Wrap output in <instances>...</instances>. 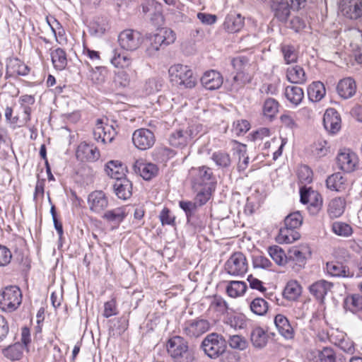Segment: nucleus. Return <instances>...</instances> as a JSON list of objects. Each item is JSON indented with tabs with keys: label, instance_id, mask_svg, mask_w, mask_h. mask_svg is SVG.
Here are the masks:
<instances>
[{
	"label": "nucleus",
	"instance_id": "1",
	"mask_svg": "<svg viewBox=\"0 0 362 362\" xmlns=\"http://www.w3.org/2000/svg\"><path fill=\"white\" fill-rule=\"evenodd\" d=\"M168 353L174 362H192L194 353L189 349L187 341L180 336H175L167 343Z\"/></svg>",
	"mask_w": 362,
	"mask_h": 362
},
{
	"label": "nucleus",
	"instance_id": "2",
	"mask_svg": "<svg viewBox=\"0 0 362 362\" xmlns=\"http://www.w3.org/2000/svg\"><path fill=\"white\" fill-rule=\"evenodd\" d=\"M168 74L172 83L183 88H192L197 84V77L187 66L177 64L171 66Z\"/></svg>",
	"mask_w": 362,
	"mask_h": 362
},
{
	"label": "nucleus",
	"instance_id": "3",
	"mask_svg": "<svg viewBox=\"0 0 362 362\" xmlns=\"http://www.w3.org/2000/svg\"><path fill=\"white\" fill-rule=\"evenodd\" d=\"M22 293L16 286H8L0 291V309L11 313L21 304Z\"/></svg>",
	"mask_w": 362,
	"mask_h": 362
},
{
	"label": "nucleus",
	"instance_id": "4",
	"mask_svg": "<svg viewBox=\"0 0 362 362\" xmlns=\"http://www.w3.org/2000/svg\"><path fill=\"white\" fill-rule=\"evenodd\" d=\"M175 40V34L172 30H160L159 33L148 37V44L146 49V54L148 57H153L156 56L163 45H169L173 43Z\"/></svg>",
	"mask_w": 362,
	"mask_h": 362
},
{
	"label": "nucleus",
	"instance_id": "5",
	"mask_svg": "<svg viewBox=\"0 0 362 362\" xmlns=\"http://www.w3.org/2000/svg\"><path fill=\"white\" fill-rule=\"evenodd\" d=\"M201 346L209 357L216 358L224 353L226 341L217 333H211L204 339Z\"/></svg>",
	"mask_w": 362,
	"mask_h": 362
},
{
	"label": "nucleus",
	"instance_id": "6",
	"mask_svg": "<svg viewBox=\"0 0 362 362\" xmlns=\"http://www.w3.org/2000/svg\"><path fill=\"white\" fill-rule=\"evenodd\" d=\"M226 272L235 276H243L248 269L245 256L240 252L233 253L225 264Z\"/></svg>",
	"mask_w": 362,
	"mask_h": 362
},
{
	"label": "nucleus",
	"instance_id": "7",
	"mask_svg": "<svg viewBox=\"0 0 362 362\" xmlns=\"http://www.w3.org/2000/svg\"><path fill=\"white\" fill-rule=\"evenodd\" d=\"M275 16L282 22L287 21L291 14V10H298L303 7L305 0H275Z\"/></svg>",
	"mask_w": 362,
	"mask_h": 362
},
{
	"label": "nucleus",
	"instance_id": "8",
	"mask_svg": "<svg viewBox=\"0 0 362 362\" xmlns=\"http://www.w3.org/2000/svg\"><path fill=\"white\" fill-rule=\"evenodd\" d=\"M209 328L210 324L206 320L199 318L187 320L182 325L183 333L191 339L199 337Z\"/></svg>",
	"mask_w": 362,
	"mask_h": 362
},
{
	"label": "nucleus",
	"instance_id": "9",
	"mask_svg": "<svg viewBox=\"0 0 362 362\" xmlns=\"http://www.w3.org/2000/svg\"><path fill=\"white\" fill-rule=\"evenodd\" d=\"M132 141L136 148L144 151L153 146L156 138L152 131L148 129L141 128L134 132Z\"/></svg>",
	"mask_w": 362,
	"mask_h": 362
},
{
	"label": "nucleus",
	"instance_id": "10",
	"mask_svg": "<svg viewBox=\"0 0 362 362\" xmlns=\"http://www.w3.org/2000/svg\"><path fill=\"white\" fill-rule=\"evenodd\" d=\"M120 47L127 51H134L139 47L142 42L141 33L133 30H125L118 36Z\"/></svg>",
	"mask_w": 362,
	"mask_h": 362
},
{
	"label": "nucleus",
	"instance_id": "11",
	"mask_svg": "<svg viewBox=\"0 0 362 362\" xmlns=\"http://www.w3.org/2000/svg\"><path fill=\"white\" fill-rule=\"evenodd\" d=\"M339 8L344 16L357 19L362 16V0H341Z\"/></svg>",
	"mask_w": 362,
	"mask_h": 362
},
{
	"label": "nucleus",
	"instance_id": "12",
	"mask_svg": "<svg viewBox=\"0 0 362 362\" xmlns=\"http://www.w3.org/2000/svg\"><path fill=\"white\" fill-rule=\"evenodd\" d=\"M76 156L82 162H94L99 159L100 154L98 148L93 144L82 142L76 149Z\"/></svg>",
	"mask_w": 362,
	"mask_h": 362
},
{
	"label": "nucleus",
	"instance_id": "13",
	"mask_svg": "<svg viewBox=\"0 0 362 362\" xmlns=\"http://www.w3.org/2000/svg\"><path fill=\"white\" fill-rule=\"evenodd\" d=\"M88 204L92 211L99 214L107 208L108 201L103 191L96 190L88 195Z\"/></svg>",
	"mask_w": 362,
	"mask_h": 362
},
{
	"label": "nucleus",
	"instance_id": "14",
	"mask_svg": "<svg viewBox=\"0 0 362 362\" xmlns=\"http://www.w3.org/2000/svg\"><path fill=\"white\" fill-rule=\"evenodd\" d=\"M337 161L341 170L346 173H351L355 170L358 158L354 153L348 149L338 154Z\"/></svg>",
	"mask_w": 362,
	"mask_h": 362
},
{
	"label": "nucleus",
	"instance_id": "15",
	"mask_svg": "<svg viewBox=\"0 0 362 362\" xmlns=\"http://www.w3.org/2000/svg\"><path fill=\"white\" fill-rule=\"evenodd\" d=\"M323 124L325 129L334 134L341 129V118L337 111L333 108L327 109L324 115Z\"/></svg>",
	"mask_w": 362,
	"mask_h": 362
},
{
	"label": "nucleus",
	"instance_id": "16",
	"mask_svg": "<svg viewBox=\"0 0 362 362\" xmlns=\"http://www.w3.org/2000/svg\"><path fill=\"white\" fill-rule=\"evenodd\" d=\"M192 177L193 187L206 184L213 178L212 170L206 166H202L197 168H192L189 171Z\"/></svg>",
	"mask_w": 362,
	"mask_h": 362
},
{
	"label": "nucleus",
	"instance_id": "17",
	"mask_svg": "<svg viewBox=\"0 0 362 362\" xmlns=\"http://www.w3.org/2000/svg\"><path fill=\"white\" fill-rule=\"evenodd\" d=\"M200 81L206 89L212 90L218 89L222 86L223 78L218 71L210 70L203 74Z\"/></svg>",
	"mask_w": 362,
	"mask_h": 362
},
{
	"label": "nucleus",
	"instance_id": "18",
	"mask_svg": "<svg viewBox=\"0 0 362 362\" xmlns=\"http://www.w3.org/2000/svg\"><path fill=\"white\" fill-rule=\"evenodd\" d=\"M192 131L191 129H177L169 135V144L176 148H182L185 147L192 139Z\"/></svg>",
	"mask_w": 362,
	"mask_h": 362
},
{
	"label": "nucleus",
	"instance_id": "19",
	"mask_svg": "<svg viewBox=\"0 0 362 362\" xmlns=\"http://www.w3.org/2000/svg\"><path fill=\"white\" fill-rule=\"evenodd\" d=\"M127 214V208L122 206L106 211L102 216V218L110 224L112 228H117Z\"/></svg>",
	"mask_w": 362,
	"mask_h": 362
},
{
	"label": "nucleus",
	"instance_id": "20",
	"mask_svg": "<svg viewBox=\"0 0 362 362\" xmlns=\"http://www.w3.org/2000/svg\"><path fill=\"white\" fill-rule=\"evenodd\" d=\"M142 13L155 23L162 16L161 4L156 0H144L141 4Z\"/></svg>",
	"mask_w": 362,
	"mask_h": 362
},
{
	"label": "nucleus",
	"instance_id": "21",
	"mask_svg": "<svg viewBox=\"0 0 362 362\" xmlns=\"http://www.w3.org/2000/svg\"><path fill=\"white\" fill-rule=\"evenodd\" d=\"M274 325L279 333L286 339H292L295 336V331L287 317L282 314H277L274 317Z\"/></svg>",
	"mask_w": 362,
	"mask_h": 362
},
{
	"label": "nucleus",
	"instance_id": "22",
	"mask_svg": "<svg viewBox=\"0 0 362 362\" xmlns=\"http://www.w3.org/2000/svg\"><path fill=\"white\" fill-rule=\"evenodd\" d=\"M133 170L136 174H139L145 180H149L158 173L157 166L151 163H146L141 160H136L133 165Z\"/></svg>",
	"mask_w": 362,
	"mask_h": 362
},
{
	"label": "nucleus",
	"instance_id": "23",
	"mask_svg": "<svg viewBox=\"0 0 362 362\" xmlns=\"http://www.w3.org/2000/svg\"><path fill=\"white\" fill-rule=\"evenodd\" d=\"M337 90L341 98L344 99H349L356 93V82L351 77L344 78L340 80L338 83Z\"/></svg>",
	"mask_w": 362,
	"mask_h": 362
},
{
	"label": "nucleus",
	"instance_id": "24",
	"mask_svg": "<svg viewBox=\"0 0 362 362\" xmlns=\"http://www.w3.org/2000/svg\"><path fill=\"white\" fill-rule=\"evenodd\" d=\"M310 255L309 247L306 245L291 247L287 254V260L296 262L299 266L305 264L307 255Z\"/></svg>",
	"mask_w": 362,
	"mask_h": 362
},
{
	"label": "nucleus",
	"instance_id": "25",
	"mask_svg": "<svg viewBox=\"0 0 362 362\" xmlns=\"http://www.w3.org/2000/svg\"><path fill=\"white\" fill-rule=\"evenodd\" d=\"M113 188L117 197L121 199H128L132 194V183L126 177L116 180Z\"/></svg>",
	"mask_w": 362,
	"mask_h": 362
},
{
	"label": "nucleus",
	"instance_id": "26",
	"mask_svg": "<svg viewBox=\"0 0 362 362\" xmlns=\"http://www.w3.org/2000/svg\"><path fill=\"white\" fill-rule=\"evenodd\" d=\"M327 273L335 277H353L354 273L349 268L340 262H330L326 264Z\"/></svg>",
	"mask_w": 362,
	"mask_h": 362
},
{
	"label": "nucleus",
	"instance_id": "27",
	"mask_svg": "<svg viewBox=\"0 0 362 362\" xmlns=\"http://www.w3.org/2000/svg\"><path fill=\"white\" fill-rule=\"evenodd\" d=\"M332 287V283L322 279L313 283L310 286V292L316 299L322 301L328 292L331 291Z\"/></svg>",
	"mask_w": 362,
	"mask_h": 362
},
{
	"label": "nucleus",
	"instance_id": "28",
	"mask_svg": "<svg viewBox=\"0 0 362 362\" xmlns=\"http://www.w3.org/2000/svg\"><path fill=\"white\" fill-rule=\"evenodd\" d=\"M223 26L228 33H237L244 26V18L240 14L230 13L226 16Z\"/></svg>",
	"mask_w": 362,
	"mask_h": 362
},
{
	"label": "nucleus",
	"instance_id": "29",
	"mask_svg": "<svg viewBox=\"0 0 362 362\" xmlns=\"http://www.w3.org/2000/svg\"><path fill=\"white\" fill-rule=\"evenodd\" d=\"M105 171L110 177L118 180L124 177L126 167L119 160H110L105 165Z\"/></svg>",
	"mask_w": 362,
	"mask_h": 362
},
{
	"label": "nucleus",
	"instance_id": "30",
	"mask_svg": "<svg viewBox=\"0 0 362 362\" xmlns=\"http://www.w3.org/2000/svg\"><path fill=\"white\" fill-rule=\"evenodd\" d=\"M308 358L313 362H336V356L332 349L325 347L322 350L311 351Z\"/></svg>",
	"mask_w": 362,
	"mask_h": 362
},
{
	"label": "nucleus",
	"instance_id": "31",
	"mask_svg": "<svg viewBox=\"0 0 362 362\" xmlns=\"http://www.w3.org/2000/svg\"><path fill=\"white\" fill-rule=\"evenodd\" d=\"M286 78L292 83L304 84L307 76L303 68L299 65L290 66L286 70Z\"/></svg>",
	"mask_w": 362,
	"mask_h": 362
},
{
	"label": "nucleus",
	"instance_id": "32",
	"mask_svg": "<svg viewBox=\"0 0 362 362\" xmlns=\"http://www.w3.org/2000/svg\"><path fill=\"white\" fill-rule=\"evenodd\" d=\"M300 202L303 204H312L315 205L317 203L322 206V196L316 191L313 190L311 188L302 187L300 190Z\"/></svg>",
	"mask_w": 362,
	"mask_h": 362
},
{
	"label": "nucleus",
	"instance_id": "33",
	"mask_svg": "<svg viewBox=\"0 0 362 362\" xmlns=\"http://www.w3.org/2000/svg\"><path fill=\"white\" fill-rule=\"evenodd\" d=\"M110 62L115 67L124 69L132 64V59L124 52L114 49L110 57Z\"/></svg>",
	"mask_w": 362,
	"mask_h": 362
},
{
	"label": "nucleus",
	"instance_id": "34",
	"mask_svg": "<svg viewBox=\"0 0 362 362\" xmlns=\"http://www.w3.org/2000/svg\"><path fill=\"white\" fill-rule=\"evenodd\" d=\"M30 69L18 59H10L6 65V72L11 75L26 76Z\"/></svg>",
	"mask_w": 362,
	"mask_h": 362
},
{
	"label": "nucleus",
	"instance_id": "35",
	"mask_svg": "<svg viewBox=\"0 0 362 362\" xmlns=\"http://www.w3.org/2000/svg\"><path fill=\"white\" fill-rule=\"evenodd\" d=\"M346 202L344 198L336 197L332 199L328 206V214L332 218H338L344 211Z\"/></svg>",
	"mask_w": 362,
	"mask_h": 362
},
{
	"label": "nucleus",
	"instance_id": "36",
	"mask_svg": "<svg viewBox=\"0 0 362 362\" xmlns=\"http://www.w3.org/2000/svg\"><path fill=\"white\" fill-rule=\"evenodd\" d=\"M300 237V233L295 228L284 226L280 228L277 239L280 243L289 244L298 240Z\"/></svg>",
	"mask_w": 362,
	"mask_h": 362
},
{
	"label": "nucleus",
	"instance_id": "37",
	"mask_svg": "<svg viewBox=\"0 0 362 362\" xmlns=\"http://www.w3.org/2000/svg\"><path fill=\"white\" fill-rule=\"evenodd\" d=\"M252 76L250 73H237L233 78L230 90L234 93L238 92L247 83L251 82Z\"/></svg>",
	"mask_w": 362,
	"mask_h": 362
},
{
	"label": "nucleus",
	"instance_id": "38",
	"mask_svg": "<svg viewBox=\"0 0 362 362\" xmlns=\"http://www.w3.org/2000/svg\"><path fill=\"white\" fill-rule=\"evenodd\" d=\"M346 179L342 176L341 173H337L329 176L326 180V185L328 189L341 192L345 189Z\"/></svg>",
	"mask_w": 362,
	"mask_h": 362
},
{
	"label": "nucleus",
	"instance_id": "39",
	"mask_svg": "<svg viewBox=\"0 0 362 362\" xmlns=\"http://www.w3.org/2000/svg\"><path fill=\"white\" fill-rule=\"evenodd\" d=\"M325 93V86L320 81L313 82L308 88V98L313 102L320 101L323 98Z\"/></svg>",
	"mask_w": 362,
	"mask_h": 362
},
{
	"label": "nucleus",
	"instance_id": "40",
	"mask_svg": "<svg viewBox=\"0 0 362 362\" xmlns=\"http://www.w3.org/2000/svg\"><path fill=\"white\" fill-rule=\"evenodd\" d=\"M285 95L290 103L298 105L304 98V92L303 90L298 86H288L285 89Z\"/></svg>",
	"mask_w": 362,
	"mask_h": 362
},
{
	"label": "nucleus",
	"instance_id": "41",
	"mask_svg": "<svg viewBox=\"0 0 362 362\" xmlns=\"http://www.w3.org/2000/svg\"><path fill=\"white\" fill-rule=\"evenodd\" d=\"M250 339L253 346L258 349L264 347L267 343L268 337L261 327H255L251 332Z\"/></svg>",
	"mask_w": 362,
	"mask_h": 362
},
{
	"label": "nucleus",
	"instance_id": "42",
	"mask_svg": "<svg viewBox=\"0 0 362 362\" xmlns=\"http://www.w3.org/2000/svg\"><path fill=\"white\" fill-rule=\"evenodd\" d=\"M301 293V286L296 281H288L283 291V296L289 300H296Z\"/></svg>",
	"mask_w": 362,
	"mask_h": 362
},
{
	"label": "nucleus",
	"instance_id": "43",
	"mask_svg": "<svg viewBox=\"0 0 362 362\" xmlns=\"http://www.w3.org/2000/svg\"><path fill=\"white\" fill-rule=\"evenodd\" d=\"M52 62L57 70H63L67 65L66 54L64 49L57 48L51 53Z\"/></svg>",
	"mask_w": 362,
	"mask_h": 362
},
{
	"label": "nucleus",
	"instance_id": "44",
	"mask_svg": "<svg viewBox=\"0 0 362 362\" xmlns=\"http://www.w3.org/2000/svg\"><path fill=\"white\" fill-rule=\"evenodd\" d=\"M268 252L272 259L276 264L283 266L287 262V255L284 250L278 245L270 246L268 248Z\"/></svg>",
	"mask_w": 362,
	"mask_h": 362
},
{
	"label": "nucleus",
	"instance_id": "45",
	"mask_svg": "<svg viewBox=\"0 0 362 362\" xmlns=\"http://www.w3.org/2000/svg\"><path fill=\"white\" fill-rule=\"evenodd\" d=\"M247 288L246 284L243 281H231L226 287V292L229 296L236 298L243 295Z\"/></svg>",
	"mask_w": 362,
	"mask_h": 362
},
{
	"label": "nucleus",
	"instance_id": "46",
	"mask_svg": "<svg viewBox=\"0 0 362 362\" xmlns=\"http://www.w3.org/2000/svg\"><path fill=\"white\" fill-rule=\"evenodd\" d=\"M2 353L6 358L11 361H17L22 356L23 346L20 343H16L4 349Z\"/></svg>",
	"mask_w": 362,
	"mask_h": 362
},
{
	"label": "nucleus",
	"instance_id": "47",
	"mask_svg": "<svg viewBox=\"0 0 362 362\" xmlns=\"http://www.w3.org/2000/svg\"><path fill=\"white\" fill-rule=\"evenodd\" d=\"M211 158L218 167L221 168H227L231 164L230 155L222 151L213 153Z\"/></svg>",
	"mask_w": 362,
	"mask_h": 362
},
{
	"label": "nucleus",
	"instance_id": "48",
	"mask_svg": "<svg viewBox=\"0 0 362 362\" xmlns=\"http://www.w3.org/2000/svg\"><path fill=\"white\" fill-rule=\"evenodd\" d=\"M108 28V21L105 18H96L90 25V29L98 36L103 35Z\"/></svg>",
	"mask_w": 362,
	"mask_h": 362
},
{
	"label": "nucleus",
	"instance_id": "49",
	"mask_svg": "<svg viewBox=\"0 0 362 362\" xmlns=\"http://www.w3.org/2000/svg\"><path fill=\"white\" fill-rule=\"evenodd\" d=\"M106 75L107 71L105 67L97 66L95 69H91L88 77L93 83L101 85L105 82Z\"/></svg>",
	"mask_w": 362,
	"mask_h": 362
},
{
	"label": "nucleus",
	"instance_id": "50",
	"mask_svg": "<svg viewBox=\"0 0 362 362\" xmlns=\"http://www.w3.org/2000/svg\"><path fill=\"white\" fill-rule=\"evenodd\" d=\"M250 310L257 315H264L268 310V303L262 298H256L250 303Z\"/></svg>",
	"mask_w": 362,
	"mask_h": 362
},
{
	"label": "nucleus",
	"instance_id": "51",
	"mask_svg": "<svg viewBox=\"0 0 362 362\" xmlns=\"http://www.w3.org/2000/svg\"><path fill=\"white\" fill-rule=\"evenodd\" d=\"M232 65L237 73H250V64L249 59L244 56H238L232 60Z\"/></svg>",
	"mask_w": 362,
	"mask_h": 362
},
{
	"label": "nucleus",
	"instance_id": "52",
	"mask_svg": "<svg viewBox=\"0 0 362 362\" xmlns=\"http://www.w3.org/2000/svg\"><path fill=\"white\" fill-rule=\"evenodd\" d=\"M286 64L295 63L298 60V53L295 47L290 45H284L281 48Z\"/></svg>",
	"mask_w": 362,
	"mask_h": 362
},
{
	"label": "nucleus",
	"instance_id": "53",
	"mask_svg": "<svg viewBox=\"0 0 362 362\" xmlns=\"http://www.w3.org/2000/svg\"><path fill=\"white\" fill-rule=\"evenodd\" d=\"M332 231L337 235L349 237L353 233L351 226L346 223L337 221L333 223Z\"/></svg>",
	"mask_w": 362,
	"mask_h": 362
},
{
	"label": "nucleus",
	"instance_id": "54",
	"mask_svg": "<svg viewBox=\"0 0 362 362\" xmlns=\"http://www.w3.org/2000/svg\"><path fill=\"white\" fill-rule=\"evenodd\" d=\"M163 86V80L160 78H150L146 81L144 90L146 94H152L159 91Z\"/></svg>",
	"mask_w": 362,
	"mask_h": 362
},
{
	"label": "nucleus",
	"instance_id": "55",
	"mask_svg": "<svg viewBox=\"0 0 362 362\" xmlns=\"http://www.w3.org/2000/svg\"><path fill=\"white\" fill-rule=\"evenodd\" d=\"M279 111V103L273 98H267L263 105L264 115L268 117H273Z\"/></svg>",
	"mask_w": 362,
	"mask_h": 362
},
{
	"label": "nucleus",
	"instance_id": "56",
	"mask_svg": "<svg viewBox=\"0 0 362 362\" xmlns=\"http://www.w3.org/2000/svg\"><path fill=\"white\" fill-rule=\"evenodd\" d=\"M303 223V217L299 211L288 214L284 219V226L297 229Z\"/></svg>",
	"mask_w": 362,
	"mask_h": 362
},
{
	"label": "nucleus",
	"instance_id": "57",
	"mask_svg": "<svg viewBox=\"0 0 362 362\" xmlns=\"http://www.w3.org/2000/svg\"><path fill=\"white\" fill-rule=\"evenodd\" d=\"M346 308L352 313H357L362 310V296L353 295L345 300Z\"/></svg>",
	"mask_w": 362,
	"mask_h": 362
},
{
	"label": "nucleus",
	"instance_id": "58",
	"mask_svg": "<svg viewBox=\"0 0 362 362\" xmlns=\"http://www.w3.org/2000/svg\"><path fill=\"white\" fill-rule=\"evenodd\" d=\"M229 346L234 349L244 350L247 346L246 339L240 335H230L228 339Z\"/></svg>",
	"mask_w": 362,
	"mask_h": 362
},
{
	"label": "nucleus",
	"instance_id": "59",
	"mask_svg": "<svg viewBox=\"0 0 362 362\" xmlns=\"http://www.w3.org/2000/svg\"><path fill=\"white\" fill-rule=\"evenodd\" d=\"M329 147L325 140H318L312 147L313 153L317 157L321 158L326 156L328 153Z\"/></svg>",
	"mask_w": 362,
	"mask_h": 362
},
{
	"label": "nucleus",
	"instance_id": "60",
	"mask_svg": "<svg viewBox=\"0 0 362 362\" xmlns=\"http://www.w3.org/2000/svg\"><path fill=\"white\" fill-rule=\"evenodd\" d=\"M236 151L239 156L238 168L239 170H245L249 164V157L246 154V146L242 145L239 146Z\"/></svg>",
	"mask_w": 362,
	"mask_h": 362
},
{
	"label": "nucleus",
	"instance_id": "61",
	"mask_svg": "<svg viewBox=\"0 0 362 362\" xmlns=\"http://www.w3.org/2000/svg\"><path fill=\"white\" fill-rule=\"evenodd\" d=\"M179 206L185 212L188 221L199 207L198 204L194 201H180Z\"/></svg>",
	"mask_w": 362,
	"mask_h": 362
},
{
	"label": "nucleus",
	"instance_id": "62",
	"mask_svg": "<svg viewBox=\"0 0 362 362\" xmlns=\"http://www.w3.org/2000/svg\"><path fill=\"white\" fill-rule=\"evenodd\" d=\"M298 177L301 182L310 183L313 180V171L307 165H303L298 170Z\"/></svg>",
	"mask_w": 362,
	"mask_h": 362
},
{
	"label": "nucleus",
	"instance_id": "63",
	"mask_svg": "<svg viewBox=\"0 0 362 362\" xmlns=\"http://www.w3.org/2000/svg\"><path fill=\"white\" fill-rule=\"evenodd\" d=\"M250 128V123L247 120L241 119L233 122V131L237 134L246 133Z\"/></svg>",
	"mask_w": 362,
	"mask_h": 362
},
{
	"label": "nucleus",
	"instance_id": "64",
	"mask_svg": "<svg viewBox=\"0 0 362 362\" xmlns=\"http://www.w3.org/2000/svg\"><path fill=\"white\" fill-rule=\"evenodd\" d=\"M253 267L255 268L269 269L272 266L271 261L262 255H256L252 259Z\"/></svg>",
	"mask_w": 362,
	"mask_h": 362
}]
</instances>
